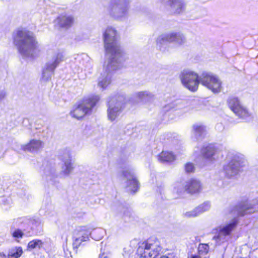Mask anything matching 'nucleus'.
I'll use <instances>...</instances> for the list:
<instances>
[{
    "label": "nucleus",
    "instance_id": "obj_24",
    "mask_svg": "<svg viewBox=\"0 0 258 258\" xmlns=\"http://www.w3.org/2000/svg\"><path fill=\"white\" fill-rule=\"evenodd\" d=\"M202 153L204 158L212 160L215 153V149L213 146L209 145L202 149Z\"/></svg>",
    "mask_w": 258,
    "mask_h": 258
},
{
    "label": "nucleus",
    "instance_id": "obj_12",
    "mask_svg": "<svg viewBox=\"0 0 258 258\" xmlns=\"http://www.w3.org/2000/svg\"><path fill=\"white\" fill-rule=\"evenodd\" d=\"M123 177L126 180V186L128 190L135 192L138 189V181L136 179L135 173L130 170H126L122 172Z\"/></svg>",
    "mask_w": 258,
    "mask_h": 258
},
{
    "label": "nucleus",
    "instance_id": "obj_37",
    "mask_svg": "<svg viewBox=\"0 0 258 258\" xmlns=\"http://www.w3.org/2000/svg\"><path fill=\"white\" fill-rule=\"evenodd\" d=\"M195 169L193 164L191 163H186L185 165V170L187 173H191L194 172Z\"/></svg>",
    "mask_w": 258,
    "mask_h": 258
},
{
    "label": "nucleus",
    "instance_id": "obj_23",
    "mask_svg": "<svg viewBox=\"0 0 258 258\" xmlns=\"http://www.w3.org/2000/svg\"><path fill=\"white\" fill-rule=\"evenodd\" d=\"M211 82V88L208 89L214 93H218L222 89V81L216 75H214Z\"/></svg>",
    "mask_w": 258,
    "mask_h": 258
},
{
    "label": "nucleus",
    "instance_id": "obj_35",
    "mask_svg": "<svg viewBox=\"0 0 258 258\" xmlns=\"http://www.w3.org/2000/svg\"><path fill=\"white\" fill-rule=\"evenodd\" d=\"M81 233H79V234L76 235V236H74V242H73V246L75 248H78L83 241H86L87 240H83L82 238H80V234Z\"/></svg>",
    "mask_w": 258,
    "mask_h": 258
},
{
    "label": "nucleus",
    "instance_id": "obj_1",
    "mask_svg": "<svg viewBox=\"0 0 258 258\" xmlns=\"http://www.w3.org/2000/svg\"><path fill=\"white\" fill-rule=\"evenodd\" d=\"M119 35L112 27H107L103 34L104 47L109 58L105 62L103 71L100 78L98 85L106 88L111 82V74L120 69L125 58L118 43Z\"/></svg>",
    "mask_w": 258,
    "mask_h": 258
},
{
    "label": "nucleus",
    "instance_id": "obj_41",
    "mask_svg": "<svg viewBox=\"0 0 258 258\" xmlns=\"http://www.w3.org/2000/svg\"><path fill=\"white\" fill-rule=\"evenodd\" d=\"M0 258H7V256L3 253H0Z\"/></svg>",
    "mask_w": 258,
    "mask_h": 258
},
{
    "label": "nucleus",
    "instance_id": "obj_33",
    "mask_svg": "<svg viewBox=\"0 0 258 258\" xmlns=\"http://www.w3.org/2000/svg\"><path fill=\"white\" fill-rule=\"evenodd\" d=\"M44 173L46 176H51L55 173V169L51 165H47L44 168Z\"/></svg>",
    "mask_w": 258,
    "mask_h": 258
},
{
    "label": "nucleus",
    "instance_id": "obj_14",
    "mask_svg": "<svg viewBox=\"0 0 258 258\" xmlns=\"http://www.w3.org/2000/svg\"><path fill=\"white\" fill-rule=\"evenodd\" d=\"M168 7L171 13L179 14L183 12L186 6L184 0H161Z\"/></svg>",
    "mask_w": 258,
    "mask_h": 258
},
{
    "label": "nucleus",
    "instance_id": "obj_43",
    "mask_svg": "<svg viewBox=\"0 0 258 258\" xmlns=\"http://www.w3.org/2000/svg\"><path fill=\"white\" fill-rule=\"evenodd\" d=\"M5 200H6V198L3 197L1 199V201L4 202Z\"/></svg>",
    "mask_w": 258,
    "mask_h": 258
},
{
    "label": "nucleus",
    "instance_id": "obj_28",
    "mask_svg": "<svg viewBox=\"0 0 258 258\" xmlns=\"http://www.w3.org/2000/svg\"><path fill=\"white\" fill-rule=\"evenodd\" d=\"M23 250L21 247H16L11 249L8 253V258H18L22 254Z\"/></svg>",
    "mask_w": 258,
    "mask_h": 258
},
{
    "label": "nucleus",
    "instance_id": "obj_20",
    "mask_svg": "<svg viewBox=\"0 0 258 258\" xmlns=\"http://www.w3.org/2000/svg\"><path fill=\"white\" fill-rule=\"evenodd\" d=\"M192 133L197 140H200L205 134V127L200 123L195 124L192 126Z\"/></svg>",
    "mask_w": 258,
    "mask_h": 258
},
{
    "label": "nucleus",
    "instance_id": "obj_7",
    "mask_svg": "<svg viewBox=\"0 0 258 258\" xmlns=\"http://www.w3.org/2000/svg\"><path fill=\"white\" fill-rule=\"evenodd\" d=\"M174 42L178 45H182L186 42L185 36L179 33H170L162 34L157 39V45L161 49L162 45L167 43Z\"/></svg>",
    "mask_w": 258,
    "mask_h": 258
},
{
    "label": "nucleus",
    "instance_id": "obj_15",
    "mask_svg": "<svg viewBox=\"0 0 258 258\" xmlns=\"http://www.w3.org/2000/svg\"><path fill=\"white\" fill-rule=\"evenodd\" d=\"M243 161L235 159L231 160L228 165L224 167V171L226 175L229 177L237 174L240 168L244 166Z\"/></svg>",
    "mask_w": 258,
    "mask_h": 258
},
{
    "label": "nucleus",
    "instance_id": "obj_29",
    "mask_svg": "<svg viewBox=\"0 0 258 258\" xmlns=\"http://www.w3.org/2000/svg\"><path fill=\"white\" fill-rule=\"evenodd\" d=\"M185 189V184H183L181 183H176L174 184L173 192L175 193L177 196L182 195Z\"/></svg>",
    "mask_w": 258,
    "mask_h": 258
},
{
    "label": "nucleus",
    "instance_id": "obj_6",
    "mask_svg": "<svg viewBox=\"0 0 258 258\" xmlns=\"http://www.w3.org/2000/svg\"><path fill=\"white\" fill-rule=\"evenodd\" d=\"M180 79L182 84L189 90L195 92L198 90L200 83V76L192 71L185 70L181 72Z\"/></svg>",
    "mask_w": 258,
    "mask_h": 258
},
{
    "label": "nucleus",
    "instance_id": "obj_31",
    "mask_svg": "<svg viewBox=\"0 0 258 258\" xmlns=\"http://www.w3.org/2000/svg\"><path fill=\"white\" fill-rule=\"evenodd\" d=\"M43 242L39 239H34L30 241L27 245L28 249L40 248L43 245Z\"/></svg>",
    "mask_w": 258,
    "mask_h": 258
},
{
    "label": "nucleus",
    "instance_id": "obj_36",
    "mask_svg": "<svg viewBox=\"0 0 258 258\" xmlns=\"http://www.w3.org/2000/svg\"><path fill=\"white\" fill-rule=\"evenodd\" d=\"M11 233L13 237L15 238H22L24 235L23 232L19 229H11Z\"/></svg>",
    "mask_w": 258,
    "mask_h": 258
},
{
    "label": "nucleus",
    "instance_id": "obj_13",
    "mask_svg": "<svg viewBox=\"0 0 258 258\" xmlns=\"http://www.w3.org/2000/svg\"><path fill=\"white\" fill-rule=\"evenodd\" d=\"M236 221H233L230 223L225 226H220L218 232V234L215 236L213 239L216 240L217 242H224L226 240V237L230 235L231 232L236 226Z\"/></svg>",
    "mask_w": 258,
    "mask_h": 258
},
{
    "label": "nucleus",
    "instance_id": "obj_4",
    "mask_svg": "<svg viewBox=\"0 0 258 258\" xmlns=\"http://www.w3.org/2000/svg\"><path fill=\"white\" fill-rule=\"evenodd\" d=\"M162 250L160 241L156 239H150L142 244L138 250L140 258H155Z\"/></svg>",
    "mask_w": 258,
    "mask_h": 258
},
{
    "label": "nucleus",
    "instance_id": "obj_38",
    "mask_svg": "<svg viewBox=\"0 0 258 258\" xmlns=\"http://www.w3.org/2000/svg\"><path fill=\"white\" fill-rule=\"evenodd\" d=\"M6 96V93L5 92H2L0 93V101L4 99Z\"/></svg>",
    "mask_w": 258,
    "mask_h": 258
},
{
    "label": "nucleus",
    "instance_id": "obj_34",
    "mask_svg": "<svg viewBox=\"0 0 258 258\" xmlns=\"http://www.w3.org/2000/svg\"><path fill=\"white\" fill-rule=\"evenodd\" d=\"M209 250V245L207 244L201 243L198 247V251L199 254H206Z\"/></svg>",
    "mask_w": 258,
    "mask_h": 258
},
{
    "label": "nucleus",
    "instance_id": "obj_25",
    "mask_svg": "<svg viewBox=\"0 0 258 258\" xmlns=\"http://www.w3.org/2000/svg\"><path fill=\"white\" fill-rule=\"evenodd\" d=\"M55 69H50L48 67V65L45 64L42 71V75L41 80L42 82H46L50 80L52 75L54 74Z\"/></svg>",
    "mask_w": 258,
    "mask_h": 258
},
{
    "label": "nucleus",
    "instance_id": "obj_39",
    "mask_svg": "<svg viewBox=\"0 0 258 258\" xmlns=\"http://www.w3.org/2000/svg\"><path fill=\"white\" fill-rule=\"evenodd\" d=\"M125 249L126 248H124V253H123V256L124 257V258H129V256H130V253L128 252V251H127V252H126V250H125Z\"/></svg>",
    "mask_w": 258,
    "mask_h": 258
},
{
    "label": "nucleus",
    "instance_id": "obj_26",
    "mask_svg": "<svg viewBox=\"0 0 258 258\" xmlns=\"http://www.w3.org/2000/svg\"><path fill=\"white\" fill-rule=\"evenodd\" d=\"M138 97L144 102L151 101L154 99V95L148 91L139 92L137 94Z\"/></svg>",
    "mask_w": 258,
    "mask_h": 258
},
{
    "label": "nucleus",
    "instance_id": "obj_11",
    "mask_svg": "<svg viewBox=\"0 0 258 258\" xmlns=\"http://www.w3.org/2000/svg\"><path fill=\"white\" fill-rule=\"evenodd\" d=\"M228 106L231 110L240 117L245 118L249 115L247 109L240 104L237 98H230L228 100Z\"/></svg>",
    "mask_w": 258,
    "mask_h": 258
},
{
    "label": "nucleus",
    "instance_id": "obj_3",
    "mask_svg": "<svg viewBox=\"0 0 258 258\" xmlns=\"http://www.w3.org/2000/svg\"><path fill=\"white\" fill-rule=\"evenodd\" d=\"M99 99L100 97L98 95L84 99L77 105L74 106L70 112L71 115L74 118L80 119L86 115L91 113L93 108Z\"/></svg>",
    "mask_w": 258,
    "mask_h": 258
},
{
    "label": "nucleus",
    "instance_id": "obj_40",
    "mask_svg": "<svg viewBox=\"0 0 258 258\" xmlns=\"http://www.w3.org/2000/svg\"><path fill=\"white\" fill-rule=\"evenodd\" d=\"M190 258H201V257L200 256V255L197 254H195V255H191V256H190Z\"/></svg>",
    "mask_w": 258,
    "mask_h": 258
},
{
    "label": "nucleus",
    "instance_id": "obj_22",
    "mask_svg": "<svg viewBox=\"0 0 258 258\" xmlns=\"http://www.w3.org/2000/svg\"><path fill=\"white\" fill-rule=\"evenodd\" d=\"M158 159L162 163L171 162L175 160V156L172 152L162 151L158 155Z\"/></svg>",
    "mask_w": 258,
    "mask_h": 258
},
{
    "label": "nucleus",
    "instance_id": "obj_21",
    "mask_svg": "<svg viewBox=\"0 0 258 258\" xmlns=\"http://www.w3.org/2000/svg\"><path fill=\"white\" fill-rule=\"evenodd\" d=\"M214 74L211 73L204 72L200 76V83L207 88H211V82Z\"/></svg>",
    "mask_w": 258,
    "mask_h": 258
},
{
    "label": "nucleus",
    "instance_id": "obj_8",
    "mask_svg": "<svg viewBox=\"0 0 258 258\" xmlns=\"http://www.w3.org/2000/svg\"><path fill=\"white\" fill-rule=\"evenodd\" d=\"M122 98V97H119L109 102L107 116L111 121H114L121 114L123 108Z\"/></svg>",
    "mask_w": 258,
    "mask_h": 258
},
{
    "label": "nucleus",
    "instance_id": "obj_30",
    "mask_svg": "<svg viewBox=\"0 0 258 258\" xmlns=\"http://www.w3.org/2000/svg\"><path fill=\"white\" fill-rule=\"evenodd\" d=\"M211 207V204L209 202H205L196 208L199 215H200L204 212L209 211Z\"/></svg>",
    "mask_w": 258,
    "mask_h": 258
},
{
    "label": "nucleus",
    "instance_id": "obj_10",
    "mask_svg": "<svg viewBox=\"0 0 258 258\" xmlns=\"http://www.w3.org/2000/svg\"><path fill=\"white\" fill-rule=\"evenodd\" d=\"M255 211H258V198L240 204L233 212L237 215L243 216Z\"/></svg>",
    "mask_w": 258,
    "mask_h": 258
},
{
    "label": "nucleus",
    "instance_id": "obj_17",
    "mask_svg": "<svg viewBox=\"0 0 258 258\" xmlns=\"http://www.w3.org/2000/svg\"><path fill=\"white\" fill-rule=\"evenodd\" d=\"M185 189L189 194H196L202 191L203 186L200 181L190 179L185 182Z\"/></svg>",
    "mask_w": 258,
    "mask_h": 258
},
{
    "label": "nucleus",
    "instance_id": "obj_27",
    "mask_svg": "<svg viewBox=\"0 0 258 258\" xmlns=\"http://www.w3.org/2000/svg\"><path fill=\"white\" fill-rule=\"evenodd\" d=\"M80 234V238L83 240H88L89 232L88 231L85 227H80L77 228L74 232V236Z\"/></svg>",
    "mask_w": 258,
    "mask_h": 258
},
{
    "label": "nucleus",
    "instance_id": "obj_9",
    "mask_svg": "<svg viewBox=\"0 0 258 258\" xmlns=\"http://www.w3.org/2000/svg\"><path fill=\"white\" fill-rule=\"evenodd\" d=\"M47 59L46 64L48 68L55 69L61 62L64 60V56L59 49H50L47 51Z\"/></svg>",
    "mask_w": 258,
    "mask_h": 258
},
{
    "label": "nucleus",
    "instance_id": "obj_5",
    "mask_svg": "<svg viewBox=\"0 0 258 258\" xmlns=\"http://www.w3.org/2000/svg\"><path fill=\"white\" fill-rule=\"evenodd\" d=\"M129 2L127 0H112L108 8L109 14L117 20L125 18L128 15Z\"/></svg>",
    "mask_w": 258,
    "mask_h": 258
},
{
    "label": "nucleus",
    "instance_id": "obj_42",
    "mask_svg": "<svg viewBox=\"0 0 258 258\" xmlns=\"http://www.w3.org/2000/svg\"><path fill=\"white\" fill-rule=\"evenodd\" d=\"M160 258H169V257L166 255H163V256H161Z\"/></svg>",
    "mask_w": 258,
    "mask_h": 258
},
{
    "label": "nucleus",
    "instance_id": "obj_16",
    "mask_svg": "<svg viewBox=\"0 0 258 258\" xmlns=\"http://www.w3.org/2000/svg\"><path fill=\"white\" fill-rule=\"evenodd\" d=\"M44 143L40 140L32 139L28 143L22 146V149L24 151H28L31 153H37L44 147Z\"/></svg>",
    "mask_w": 258,
    "mask_h": 258
},
{
    "label": "nucleus",
    "instance_id": "obj_32",
    "mask_svg": "<svg viewBox=\"0 0 258 258\" xmlns=\"http://www.w3.org/2000/svg\"><path fill=\"white\" fill-rule=\"evenodd\" d=\"M183 217L186 218H195L199 216L196 208L189 211L184 212L182 214Z\"/></svg>",
    "mask_w": 258,
    "mask_h": 258
},
{
    "label": "nucleus",
    "instance_id": "obj_18",
    "mask_svg": "<svg viewBox=\"0 0 258 258\" xmlns=\"http://www.w3.org/2000/svg\"><path fill=\"white\" fill-rule=\"evenodd\" d=\"M75 19L72 15H63L57 17L56 23L59 27L68 29L74 24Z\"/></svg>",
    "mask_w": 258,
    "mask_h": 258
},
{
    "label": "nucleus",
    "instance_id": "obj_19",
    "mask_svg": "<svg viewBox=\"0 0 258 258\" xmlns=\"http://www.w3.org/2000/svg\"><path fill=\"white\" fill-rule=\"evenodd\" d=\"M63 164L62 166L61 173L66 176L71 174L74 169L71 163V158L69 154H66L62 158Z\"/></svg>",
    "mask_w": 258,
    "mask_h": 258
},
{
    "label": "nucleus",
    "instance_id": "obj_2",
    "mask_svg": "<svg viewBox=\"0 0 258 258\" xmlns=\"http://www.w3.org/2000/svg\"><path fill=\"white\" fill-rule=\"evenodd\" d=\"M14 43L19 52L24 56H33L40 51L39 45L33 33L26 29L17 31Z\"/></svg>",
    "mask_w": 258,
    "mask_h": 258
}]
</instances>
